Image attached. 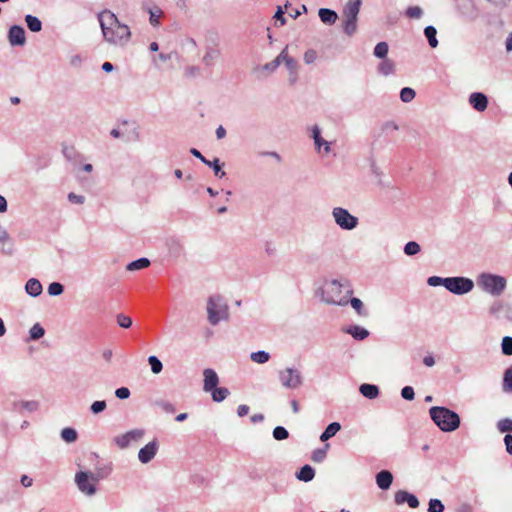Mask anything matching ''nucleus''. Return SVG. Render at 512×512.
Wrapping results in <instances>:
<instances>
[{
	"label": "nucleus",
	"instance_id": "nucleus-55",
	"mask_svg": "<svg viewBox=\"0 0 512 512\" xmlns=\"http://www.w3.org/2000/svg\"><path fill=\"white\" fill-rule=\"evenodd\" d=\"M107 407L106 401L104 400H97L94 401L90 406V411L92 414H100L102 413Z\"/></svg>",
	"mask_w": 512,
	"mask_h": 512
},
{
	"label": "nucleus",
	"instance_id": "nucleus-4",
	"mask_svg": "<svg viewBox=\"0 0 512 512\" xmlns=\"http://www.w3.org/2000/svg\"><path fill=\"white\" fill-rule=\"evenodd\" d=\"M477 285L490 295L500 296L506 289L507 280L501 275L483 272L477 277Z\"/></svg>",
	"mask_w": 512,
	"mask_h": 512
},
{
	"label": "nucleus",
	"instance_id": "nucleus-44",
	"mask_svg": "<svg viewBox=\"0 0 512 512\" xmlns=\"http://www.w3.org/2000/svg\"><path fill=\"white\" fill-rule=\"evenodd\" d=\"M45 334L44 328L39 324L35 323L29 330V337L31 340H38Z\"/></svg>",
	"mask_w": 512,
	"mask_h": 512
},
{
	"label": "nucleus",
	"instance_id": "nucleus-13",
	"mask_svg": "<svg viewBox=\"0 0 512 512\" xmlns=\"http://www.w3.org/2000/svg\"><path fill=\"white\" fill-rule=\"evenodd\" d=\"M221 56V51L213 46H207L205 54L202 58V63L205 69L211 71Z\"/></svg>",
	"mask_w": 512,
	"mask_h": 512
},
{
	"label": "nucleus",
	"instance_id": "nucleus-59",
	"mask_svg": "<svg viewBox=\"0 0 512 512\" xmlns=\"http://www.w3.org/2000/svg\"><path fill=\"white\" fill-rule=\"evenodd\" d=\"M22 409H25L29 412H34L38 409L39 404L37 401H19Z\"/></svg>",
	"mask_w": 512,
	"mask_h": 512
},
{
	"label": "nucleus",
	"instance_id": "nucleus-46",
	"mask_svg": "<svg viewBox=\"0 0 512 512\" xmlns=\"http://www.w3.org/2000/svg\"><path fill=\"white\" fill-rule=\"evenodd\" d=\"M148 363H149V365L151 367V371L154 374H159L162 371V369H163L162 362L155 355H152V356L148 357Z\"/></svg>",
	"mask_w": 512,
	"mask_h": 512
},
{
	"label": "nucleus",
	"instance_id": "nucleus-45",
	"mask_svg": "<svg viewBox=\"0 0 512 512\" xmlns=\"http://www.w3.org/2000/svg\"><path fill=\"white\" fill-rule=\"evenodd\" d=\"M416 96V92L414 89L410 87H404L400 91V99L404 103L411 102Z\"/></svg>",
	"mask_w": 512,
	"mask_h": 512
},
{
	"label": "nucleus",
	"instance_id": "nucleus-52",
	"mask_svg": "<svg viewBox=\"0 0 512 512\" xmlns=\"http://www.w3.org/2000/svg\"><path fill=\"white\" fill-rule=\"evenodd\" d=\"M445 509L444 504L439 499H430L428 503V512H443Z\"/></svg>",
	"mask_w": 512,
	"mask_h": 512
},
{
	"label": "nucleus",
	"instance_id": "nucleus-41",
	"mask_svg": "<svg viewBox=\"0 0 512 512\" xmlns=\"http://www.w3.org/2000/svg\"><path fill=\"white\" fill-rule=\"evenodd\" d=\"M403 251L407 256H414L421 251V246L416 241H409L405 244Z\"/></svg>",
	"mask_w": 512,
	"mask_h": 512
},
{
	"label": "nucleus",
	"instance_id": "nucleus-35",
	"mask_svg": "<svg viewBox=\"0 0 512 512\" xmlns=\"http://www.w3.org/2000/svg\"><path fill=\"white\" fill-rule=\"evenodd\" d=\"M395 70L394 62L388 58L383 59L378 65V71L384 76L393 74Z\"/></svg>",
	"mask_w": 512,
	"mask_h": 512
},
{
	"label": "nucleus",
	"instance_id": "nucleus-18",
	"mask_svg": "<svg viewBox=\"0 0 512 512\" xmlns=\"http://www.w3.org/2000/svg\"><path fill=\"white\" fill-rule=\"evenodd\" d=\"M312 138L314 140L316 149L320 150L321 147H323V150L326 154L330 152V143L322 138L321 130L317 125L312 127Z\"/></svg>",
	"mask_w": 512,
	"mask_h": 512
},
{
	"label": "nucleus",
	"instance_id": "nucleus-24",
	"mask_svg": "<svg viewBox=\"0 0 512 512\" xmlns=\"http://www.w3.org/2000/svg\"><path fill=\"white\" fill-rule=\"evenodd\" d=\"M314 477L315 469L309 464H305L299 469V471L296 472V478L299 481L310 482Z\"/></svg>",
	"mask_w": 512,
	"mask_h": 512
},
{
	"label": "nucleus",
	"instance_id": "nucleus-61",
	"mask_svg": "<svg viewBox=\"0 0 512 512\" xmlns=\"http://www.w3.org/2000/svg\"><path fill=\"white\" fill-rule=\"evenodd\" d=\"M130 394V390L127 387H120L115 390V396L120 400L128 399Z\"/></svg>",
	"mask_w": 512,
	"mask_h": 512
},
{
	"label": "nucleus",
	"instance_id": "nucleus-56",
	"mask_svg": "<svg viewBox=\"0 0 512 512\" xmlns=\"http://www.w3.org/2000/svg\"><path fill=\"white\" fill-rule=\"evenodd\" d=\"M448 282V277H439V276H431L427 279V283L429 286L436 287V286H444L446 288Z\"/></svg>",
	"mask_w": 512,
	"mask_h": 512
},
{
	"label": "nucleus",
	"instance_id": "nucleus-57",
	"mask_svg": "<svg viewBox=\"0 0 512 512\" xmlns=\"http://www.w3.org/2000/svg\"><path fill=\"white\" fill-rule=\"evenodd\" d=\"M311 458L314 462H317V463L323 462L326 458V450L322 449V448L314 450L312 452Z\"/></svg>",
	"mask_w": 512,
	"mask_h": 512
},
{
	"label": "nucleus",
	"instance_id": "nucleus-39",
	"mask_svg": "<svg viewBox=\"0 0 512 512\" xmlns=\"http://www.w3.org/2000/svg\"><path fill=\"white\" fill-rule=\"evenodd\" d=\"M61 438L66 443H73V442H75L77 440L78 433H77V431L74 428L66 427V428L61 430Z\"/></svg>",
	"mask_w": 512,
	"mask_h": 512
},
{
	"label": "nucleus",
	"instance_id": "nucleus-2",
	"mask_svg": "<svg viewBox=\"0 0 512 512\" xmlns=\"http://www.w3.org/2000/svg\"><path fill=\"white\" fill-rule=\"evenodd\" d=\"M353 293L349 281L340 282L336 279L326 281L320 290L321 300L326 304L346 306L348 296Z\"/></svg>",
	"mask_w": 512,
	"mask_h": 512
},
{
	"label": "nucleus",
	"instance_id": "nucleus-51",
	"mask_svg": "<svg viewBox=\"0 0 512 512\" xmlns=\"http://www.w3.org/2000/svg\"><path fill=\"white\" fill-rule=\"evenodd\" d=\"M501 350L504 355L510 356L512 355V337L505 336L501 342Z\"/></svg>",
	"mask_w": 512,
	"mask_h": 512
},
{
	"label": "nucleus",
	"instance_id": "nucleus-40",
	"mask_svg": "<svg viewBox=\"0 0 512 512\" xmlns=\"http://www.w3.org/2000/svg\"><path fill=\"white\" fill-rule=\"evenodd\" d=\"M389 51V46L386 42L382 41L376 44L373 54L377 58L385 59Z\"/></svg>",
	"mask_w": 512,
	"mask_h": 512
},
{
	"label": "nucleus",
	"instance_id": "nucleus-48",
	"mask_svg": "<svg viewBox=\"0 0 512 512\" xmlns=\"http://www.w3.org/2000/svg\"><path fill=\"white\" fill-rule=\"evenodd\" d=\"M116 322L117 324L124 329H128L132 326V319L128 315H125L123 313H119L116 316Z\"/></svg>",
	"mask_w": 512,
	"mask_h": 512
},
{
	"label": "nucleus",
	"instance_id": "nucleus-64",
	"mask_svg": "<svg viewBox=\"0 0 512 512\" xmlns=\"http://www.w3.org/2000/svg\"><path fill=\"white\" fill-rule=\"evenodd\" d=\"M504 443L508 454L512 455V435L506 434L504 437Z\"/></svg>",
	"mask_w": 512,
	"mask_h": 512
},
{
	"label": "nucleus",
	"instance_id": "nucleus-25",
	"mask_svg": "<svg viewBox=\"0 0 512 512\" xmlns=\"http://www.w3.org/2000/svg\"><path fill=\"white\" fill-rule=\"evenodd\" d=\"M345 332L350 334L355 340L361 341L369 336V331L364 327L358 325H351L345 329Z\"/></svg>",
	"mask_w": 512,
	"mask_h": 512
},
{
	"label": "nucleus",
	"instance_id": "nucleus-17",
	"mask_svg": "<svg viewBox=\"0 0 512 512\" xmlns=\"http://www.w3.org/2000/svg\"><path fill=\"white\" fill-rule=\"evenodd\" d=\"M362 0H349L343 9V18L358 19Z\"/></svg>",
	"mask_w": 512,
	"mask_h": 512
},
{
	"label": "nucleus",
	"instance_id": "nucleus-22",
	"mask_svg": "<svg viewBox=\"0 0 512 512\" xmlns=\"http://www.w3.org/2000/svg\"><path fill=\"white\" fill-rule=\"evenodd\" d=\"M0 243L2 244H8L7 248H2L0 250L1 253L6 255H12L15 251L14 244L12 239L10 238L9 233L7 230L0 226Z\"/></svg>",
	"mask_w": 512,
	"mask_h": 512
},
{
	"label": "nucleus",
	"instance_id": "nucleus-30",
	"mask_svg": "<svg viewBox=\"0 0 512 512\" xmlns=\"http://www.w3.org/2000/svg\"><path fill=\"white\" fill-rule=\"evenodd\" d=\"M150 266V260L146 257H141L137 260L131 261L127 264L126 270L127 271H138L145 269Z\"/></svg>",
	"mask_w": 512,
	"mask_h": 512
},
{
	"label": "nucleus",
	"instance_id": "nucleus-47",
	"mask_svg": "<svg viewBox=\"0 0 512 512\" xmlns=\"http://www.w3.org/2000/svg\"><path fill=\"white\" fill-rule=\"evenodd\" d=\"M273 438L277 441L285 440L289 437L288 430L283 426H276L272 432Z\"/></svg>",
	"mask_w": 512,
	"mask_h": 512
},
{
	"label": "nucleus",
	"instance_id": "nucleus-21",
	"mask_svg": "<svg viewBox=\"0 0 512 512\" xmlns=\"http://www.w3.org/2000/svg\"><path fill=\"white\" fill-rule=\"evenodd\" d=\"M42 291V284L36 278H30L25 284V292L31 297H38Z\"/></svg>",
	"mask_w": 512,
	"mask_h": 512
},
{
	"label": "nucleus",
	"instance_id": "nucleus-53",
	"mask_svg": "<svg viewBox=\"0 0 512 512\" xmlns=\"http://www.w3.org/2000/svg\"><path fill=\"white\" fill-rule=\"evenodd\" d=\"M497 429L501 433L512 432V419L504 418L497 422Z\"/></svg>",
	"mask_w": 512,
	"mask_h": 512
},
{
	"label": "nucleus",
	"instance_id": "nucleus-9",
	"mask_svg": "<svg viewBox=\"0 0 512 512\" xmlns=\"http://www.w3.org/2000/svg\"><path fill=\"white\" fill-rule=\"evenodd\" d=\"M75 482L78 489L87 496H93L96 493L95 482L91 479V473L79 471L75 475Z\"/></svg>",
	"mask_w": 512,
	"mask_h": 512
},
{
	"label": "nucleus",
	"instance_id": "nucleus-7",
	"mask_svg": "<svg viewBox=\"0 0 512 512\" xmlns=\"http://www.w3.org/2000/svg\"><path fill=\"white\" fill-rule=\"evenodd\" d=\"M332 216L335 223L343 230H353L359 224L358 218L342 207L333 208Z\"/></svg>",
	"mask_w": 512,
	"mask_h": 512
},
{
	"label": "nucleus",
	"instance_id": "nucleus-15",
	"mask_svg": "<svg viewBox=\"0 0 512 512\" xmlns=\"http://www.w3.org/2000/svg\"><path fill=\"white\" fill-rule=\"evenodd\" d=\"M395 503L398 505L407 503L411 508H417L419 506V500L414 495L405 490H399L395 493Z\"/></svg>",
	"mask_w": 512,
	"mask_h": 512
},
{
	"label": "nucleus",
	"instance_id": "nucleus-10",
	"mask_svg": "<svg viewBox=\"0 0 512 512\" xmlns=\"http://www.w3.org/2000/svg\"><path fill=\"white\" fill-rule=\"evenodd\" d=\"M145 435L144 429H132L124 434L118 435L114 438V443L120 449H126L132 442H138Z\"/></svg>",
	"mask_w": 512,
	"mask_h": 512
},
{
	"label": "nucleus",
	"instance_id": "nucleus-42",
	"mask_svg": "<svg viewBox=\"0 0 512 512\" xmlns=\"http://www.w3.org/2000/svg\"><path fill=\"white\" fill-rule=\"evenodd\" d=\"M250 358L255 363L264 364L269 361L270 355L268 352L261 350L251 353Z\"/></svg>",
	"mask_w": 512,
	"mask_h": 512
},
{
	"label": "nucleus",
	"instance_id": "nucleus-49",
	"mask_svg": "<svg viewBox=\"0 0 512 512\" xmlns=\"http://www.w3.org/2000/svg\"><path fill=\"white\" fill-rule=\"evenodd\" d=\"M155 405L157 407L161 408L162 411H164L165 413H168V414H173L176 411L175 406L166 400H162V399L156 400Z\"/></svg>",
	"mask_w": 512,
	"mask_h": 512
},
{
	"label": "nucleus",
	"instance_id": "nucleus-36",
	"mask_svg": "<svg viewBox=\"0 0 512 512\" xmlns=\"http://www.w3.org/2000/svg\"><path fill=\"white\" fill-rule=\"evenodd\" d=\"M209 392L211 393L212 399L215 402H222L230 394L229 390L226 387H218V386L211 389Z\"/></svg>",
	"mask_w": 512,
	"mask_h": 512
},
{
	"label": "nucleus",
	"instance_id": "nucleus-32",
	"mask_svg": "<svg viewBox=\"0 0 512 512\" xmlns=\"http://www.w3.org/2000/svg\"><path fill=\"white\" fill-rule=\"evenodd\" d=\"M424 35L428 41V44L431 48H436L438 46L437 39V30L434 26L429 25L424 28Z\"/></svg>",
	"mask_w": 512,
	"mask_h": 512
},
{
	"label": "nucleus",
	"instance_id": "nucleus-16",
	"mask_svg": "<svg viewBox=\"0 0 512 512\" xmlns=\"http://www.w3.org/2000/svg\"><path fill=\"white\" fill-rule=\"evenodd\" d=\"M203 375H204V384H203V390L205 392H208L210 391L211 389L215 388L216 386H218V383H219V378H218V375L217 373L211 369V368H206L204 371H203Z\"/></svg>",
	"mask_w": 512,
	"mask_h": 512
},
{
	"label": "nucleus",
	"instance_id": "nucleus-31",
	"mask_svg": "<svg viewBox=\"0 0 512 512\" xmlns=\"http://www.w3.org/2000/svg\"><path fill=\"white\" fill-rule=\"evenodd\" d=\"M25 22H26V25H27L28 29L31 32L37 33V32H40L42 30V22L36 16H33L31 14H27L25 16Z\"/></svg>",
	"mask_w": 512,
	"mask_h": 512
},
{
	"label": "nucleus",
	"instance_id": "nucleus-14",
	"mask_svg": "<svg viewBox=\"0 0 512 512\" xmlns=\"http://www.w3.org/2000/svg\"><path fill=\"white\" fill-rule=\"evenodd\" d=\"M469 104L478 112H483L488 107V97L482 92H473L469 96Z\"/></svg>",
	"mask_w": 512,
	"mask_h": 512
},
{
	"label": "nucleus",
	"instance_id": "nucleus-19",
	"mask_svg": "<svg viewBox=\"0 0 512 512\" xmlns=\"http://www.w3.org/2000/svg\"><path fill=\"white\" fill-rule=\"evenodd\" d=\"M393 482V475L388 470H381L376 474V484L381 490H388Z\"/></svg>",
	"mask_w": 512,
	"mask_h": 512
},
{
	"label": "nucleus",
	"instance_id": "nucleus-5",
	"mask_svg": "<svg viewBox=\"0 0 512 512\" xmlns=\"http://www.w3.org/2000/svg\"><path fill=\"white\" fill-rule=\"evenodd\" d=\"M207 314L209 323L213 326H216L221 321L228 320V305L221 296H210L207 301Z\"/></svg>",
	"mask_w": 512,
	"mask_h": 512
},
{
	"label": "nucleus",
	"instance_id": "nucleus-54",
	"mask_svg": "<svg viewBox=\"0 0 512 512\" xmlns=\"http://www.w3.org/2000/svg\"><path fill=\"white\" fill-rule=\"evenodd\" d=\"M64 292V286L59 282H52L48 286V294L51 296H59Z\"/></svg>",
	"mask_w": 512,
	"mask_h": 512
},
{
	"label": "nucleus",
	"instance_id": "nucleus-1",
	"mask_svg": "<svg viewBox=\"0 0 512 512\" xmlns=\"http://www.w3.org/2000/svg\"><path fill=\"white\" fill-rule=\"evenodd\" d=\"M98 20L104 39L110 44L123 47L130 41V28L120 23L117 16L110 10L101 11L98 14Z\"/></svg>",
	"mask_w": 512,
	"mask_h": 512
},
{
	"label": "nucleus",
	"instance_id": "nucleus-8",
	"mask_svg": "<svg viewBox=\"0 0 512 512\" xmlns=\"http://www.w3.org/2000/svg\"><path fill=\"white\" fill-rule=\"evenodd\" d=\"M474 288V282L470 278L455 276L448 277L446 289L455 295H464L471 292Z\"/></svg>",
	"mask_w": 512,
	"mask_h": 512
},
{
	"label": "nucleus",
	"instance_id": "nucleus-29",
	"mask_svg": "<svg viewBox=\"0 0 512 512\" xmlns=\"http://www.w3.org/2000/svg\"><path fill=\"white\" fill-rule=\"evenodd\" d=\"M112 472L111 464H105L103 466H98L96 468L95 473H91V479L93 481H99L107 478Z\"/></svg>",
	"mask_w": 512,
	"mask_h": 512
},
{
	"label": "nucleus",
	"instance_id": "nucleus-20",
	"mask_svg": "<svg viewBox=\"0 0 512 512\" xmlns=\"http://www.w3.org/2000/svg\"><path fill=\"white\" fill-rule=\"evenodd\" d=\"M281 63L284 62L286 68L290 71L291 77L290 81L293 83L296 80V69L297 62L287 54V48L281 51L280 53Z\"/></svg>",
	"mask_w": 512,
	"mask_h": 512
},
{
	"label": "nucleus",
	"instance_id": "nucleus-58",
	"mask_svg": "<svg viewBox=\"0 0 512 512\" xmlns=\"http://www.w3.org/2000/svg\"><path fill=\"white\" fill-rule=\"evenodd\" d=\"M401 396L403 399L407 401H412L415 398V392L413 387L411 386H405L401 390Z\"/></svg>",
	"mask_w": 512,
	"mask_h": 512
},
{
	"label": "nucleus",
	"instance_id": "nucleus-33",
	"mask_svg": "<svg viewBox=\"0 0 512 512\" xmlns=\"http://www.w3.org/2000/svg\"><path fill=\"white\" fill-rule=\"evenodd\" d=\"M204 164L214 171L215 176L223 178L226 175V173L222 170L223 163H221L218 158H214L213 160L207 159L204 161Z\"/></svg>",
	"mask_w": 512,
	"mask_h": 512
},
{
	"label": "nucleus",
	"instance_id": "nucleus-6",
	"mask_svg": "<svg viewBox=\"0 0 512 512\" xmlns=\"http://www.w3.org/2000/svg\"><path fill=\"white\" fill-rule=\"evenodd\" d=\"M281 385L286 389H298L303 384V376L297 368H285L278 373Z\"/></svg>",
	"mask_w": 512,
	"mask_h": 512
},
{
	"label": "nucleus",
	"instance_id": "nucleus-26",
	"mask_svg": "<svg viewBox=\"0 0 512 512\" xmlns=\"http://www.w3.org/2000/svg\"><path fill=\"white\" fill-rule=\"evenodd\" d=\"M318 15L320 20L328 25L334 24L338 18L337 13L334 10L328 8H320Z\"/></svg>",
	"mask_w": 512,
	"mask_h": 512
},
{
	"label": "nucleus",
	"instance_id": "nucleus-27",
	"mask_svg": "<svg viewBox=\"0 0 512 512\" xmlns=\"http://www.w3.org/2000/svg\"><path fill=\"white\" fill-rule=\"evenodd\" d=\"M167 248L172 256H179L184 249L182 241L176 237L167 240Z\"/></svg>",
	"mask_w": 512,
	"mask_h": 512
},
{
	"label": "nucleus",
	"instance_id": "nucleus-34",
	"mask_svg": "<svg viewBox=\"0 0 512 512\" xmlns=\"http://www.w3.org/2000/svg\"><path fill=\"white\" fill-rule=\"evenodd\" d=\"M149 13V22L153 27H158L160 25V18L163 16V11L158 6L154 8H148Z\"/></svg>",
	"mask_w": 512,
	"mask_h": 512
},
{
	"label": "nucleus",
	"instance_id": "nucleus-62",
	"mask_svg": "<svg viewBox=\"0 0 512 512\" xmlns=\"http://www.w3.org/2000/svg\"><path fill=\"white\" fill-rule=\"evenodd\" d=\"M184 74L186 77H197L200 75V68L198 66H187Z\"/></svg>",
	"mask_w": 512,
	"mask_h": 512
},
{
	"label": "nucleus",
	"instance_id": "nucleus-38",
	"mask_svg": "<svg viewBox=\"0 0 512 512\" xmlns=\"http://www.w3.org/2000/svg\"><path fill=\"white\" fill-rule=\"evenodd\" d=\"M357 20L358 19H349L344 18L343 20V31L346 35L352 36L357 31Z\"/></svg>",
	"mask_w": 512,
	"mask_h": 512
},
{
	"label": "nucleus",
	"instance_id": "nucleus-23",
	"mask_svg": "<svg viewBox=\"0 0 512 512\" xmlns=\"http://www.w3.org/2000/svg\"><path fill=\"white\" fill-rule=\"evenodd\" d=\"M362 396L367 399L373 400L379 396V387L375 384L364 383L359 387Z\"/></svg>",
	"mask_w": 512,
	"mask_h": 512
},
{
	"label": "nucleus",
	"instance_id": "nucleus-63",
	"mask_svg": "<svg viewBox=\"0 0 512 512\" xmlns=\"http://www.w3.org/2000/svg\"><path fill=\"white\" fill-rule=\"evenodd\" d=\"M68 200L73 204H83L85 202V197L82 195H78L73 192H70L68 194Z\"/></svg>",
	"mask_w": 512,
	"mask_h": 512
},
{
	"label": "nucleus",
	"instance_id": "nucleus-60",
	"mask_svg": "<svg viewBox=\"0 0 512 512\" xmlns=\"http://www.w3.org/2000/svg\"><path fill=\"white\" fill-rule=\"evenodd\" d=\"M281 64V58H280V54L271 62L265 64L263 66V69L264 70H267L269 72H273L275 71Z\"/></svg>",
	"mask_w": 512,
	"mask_h": 512
},
{
	"label": "nucleus",
	"instance_id": "nucleus-43",
	"mask_svg": "<svg viewBox=\"0 0 512 512\" xmlns=\"http://www.w3.org/2000/svg\"><path fill=\"white\" fill-rule=\"evenodd\" d=\"M503 391L512 392V366L508 367L504 372Z\"/></svg>",
	"mask_w": 512,
	"mask_h": 512
},
{
	"label": "nucleus",
	"instance_id": "nucleus-28",
	"mask_svg": "<svg viewBox=\"0 0 512 512\" xmlns=\"http://www.w3.org/2000/svg\"><path fill=\"white\" fill-rule=\"evenodd\" d=\"M340 429L341 425L339 422L330 423L320 435V440L322 442L329 440L330 438L334 437L340 431Z\"/></svg>",
	"mask_w": 512,
	"mask_h": 512
},
{
	"label": "nucleus",
	"instance_id": "nucleus-12",
	"mask_svg": "<svg viewBox=\"0 0 512 512\" xmlns=\"http://www.w3.org/2000/svg\"><path fill=\"white\" fill-rule=\"evenodd\" d=\"M159 449V443L157 439L152 440L138 452V459L142 464H147L156 456Z\"/></svg>",
	"mask_w": 512,
	"mask_h": 512
},
{
	"label": "nucleus",
	"instance_id": "nucleus-37",
	"mask_svg": "<svg viewBox=\"0 0 512 512\" xmlns=\"http://www.w3.org/2000/svg\"><path fill=\"white\" fill-rule=\"evenodd\" d=\"M348 303L351 304L352 308L359 316H368V311L365 309L363 302L359 298L352 297L350 300L348 299Z\"/></svg>",
	"mask_w": 512,
	"mask_h": 512
},
{
	"label": "nucleus",
	"instance_id": "nucleus-50",
	"mask_svg": "<svg viewBox=\"0 0 512 512\" xmlns=\"http://www.w3.org/2000/svg\"><path fill=\"white\" fill-rule=\"evenodd\" d=\"M405 14L408 18L419 19L423 15V10L419 6H410L406 9Z\"/></svg>",
	"mask_w": 512,
	"mask_h": 512
},
{
	"label": "nucleus",
	"instance_id": "nucleus-3",
	"mask_svg": "<svg viewBox=\"0 0 512 512\" xmlns=\"http://www.w3.org/2000/svg\"><path fill=\"white\" fill-rule=\"evenodd\" d=\"M429 414L433 422L443 432H453L460 426V416L447 407L433 406L429 409Z\"/></svg>",
	"mask_w": 512,
	"mask_h": 512
},
{
	"label": "nucleus",
	"instance_id": "nucleus-11",
	"mask_svg": "<svg viewBox=\"0 0 512 512\" xmlns=\"http://www.w3.org/2000/svg\"><path fill=\"white\" fill-rule=\"evenodd\" d=\"M8 42L11 46H24L26 44V32L20 25H12L7 34Z\"/></svg>",
	"mask_w": 512,
	"mask_h": 512
}]
</instances>
